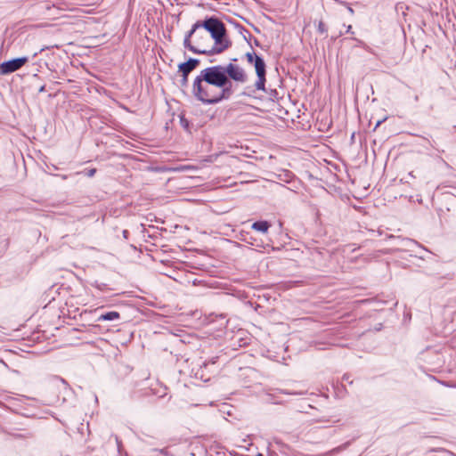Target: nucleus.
I'll return each mask as SVG.
<instances>
[{"label":"nucleus","mask_w":456,"mask_h":456,"mask_svg":"<svg viewBox=\"0 0 456 456\" xmlns=\"http://www.w3.org/2000/svg\"><path fill=\"white\" fill-rule=\"evenodd\" d=\"M192 94L205 104H216L223 100L230 99L232 90L224 84L223 78L211 66L202 69L195 77Z\"/></svg>","instance_id":"1"},{"label":"nucleus","mask_w":456,"mask_h":456,"mask_svg":"<svg viewBox=\"0 0 456 456\" xmlns=\"http://www.w3.org/2000/svg\"><path fill=\"white\" fill-rule=\"evenodd\" d=\"M195 24H199L200 28L208 31L210 40H214L209 54L221 53L231 46L232 43L226 37L225 26L218 18L210 17Z\"/></svg>","instance_id":"2"},{"label":"nucleus","mask_w":456,"mask_h":456,"mask_svg":"<svg viewBox=\"0 0 456 456\" xmlns=\"http://www.w3.org/2000/svg\"><path fill=\"white\" fill-rule=\"evenodd\" d=\"M237 59L234 58L227 65H216L212 69L223 78V82L226 86L232 88V80L238 84H245L248 81V74L246 70L235 63Z\"/></svg>","instance_id":"3"},{"label":"nucleus","mask_w":456,"mask_h":456,"mask_svg":"<svg viewBox=\"0 0 456 456\" xmlns=\"http://www.w3.org/2000/svg\"><path fill=\"white\" fill-rule=\"evenodd\" d=\"M248 63L253 64L257 79L255 83V88L257 91L265 92L266 82V65L264 59L257 55L254 51L248 52L245 54Z\"/></svg>","instance_id":"4"},{"label":"nucleus","mask_w":456,"mask_h":456,"mask_svg":"<svg viewBox=\"0 0 456 456\" xmlns=\"http://www.w3.org/2000/svg\"><path fill=\"white\" fill-rule=\"evenodd\" d=\"M28 61V57L23 56L4 61L0 64V74L8 75L20 69Z\"/></svg>","instance_id":"5"},{"label":"nucleus","mask_w":456,"mask_h":456,"mask_svg":"<svg viewBox=\"0 0 456 456\" xmlns=\"http://www.w3.org/2000/svg\"><path fill=\"white\" fill-rule=\"evenodd\" d=\"M197 29H200L199 24H193L191 29L186 34L184 40H183V46L192 52L193 53L198 54H208L209 51L205 50V48L199 47L198 45H192L191 43V37H193V34L197 32Z\"/></svg>","instance_id":"6"},{"label":"nucleus","mask_w":456,"mask_h":456,"mask_svg":"<svg viewBox=\"0 0 456 456\" xmlns=\"http://www.w3.org/2000/svg\"><path fill=\"white\" fill-rule=\"evenodd\" d=\"M194 37V44L198 45L199 47L205 48V50H212L211 40L208 36V31L204 30V28L197 29V32L193 34Z\"/></svg>","instance_id":"7"},{"label":"nucleus","mask_w":456,"mask_h":456,"mask_svg":"<svg viewBox=\"0 0 456 456\" xmlns=\"http://www.w3.org/2000/svg\"><path fill=\"white\" fill-rule=\"evenodd\" d=\"M199 64L200 61L198 59L190 58L186 62L179 64L178 69L182 72L183 77H188Z\"/></svg>","instance_id":"8"},{"label":"nucleus","mask_w":456,"mask_h":456,"mask_svg":"<svg viewBox=\"0 0 456 456\" xmlns=\"http://www.w3.org/2000/svg\"><path fill=\"white\" fill-rule=\"evenodd\" d=\"M120 318V314L118 312L111 311L105 314H101L98 318V322H105V321H116Z\"/></svg>","instance_id":"9"},{"label":"nucleus","mask_w":456,"mask_h":456,"mask_svg":"<svg viewBox=\"0 0 456 456\" xmlns=\"http://www.w3.org/2000/svg\"><path fill=\"white\" fill-rule=\"evenodd\" d=\"M271 224L267 221H257L252 224L251 228L255 231L265 233L268 232Z\"/></svg>","instance_id":"10"},{"label":"nucleus","mask_w":456,"mask_h":456,"mask_svg":"<svg viewBox=\"0 0 456 456\" xmlns=\"http://www.w3.org/2000/svg\"><path fill=\"white\" fill-rule=\"evenodd\" d=\"M52 386L57 388L63 387L65 388L67 387V383L64 379L60 378H54L52 379Z\"/></svg>","instance_id":"11"},{"label":"nucleus","mask_w":456,"mask_h":456,"mask_svg":"<svg viewBox=\"0 0 456 456\" xmlns=\"http://www.w3.org/2000/svg\"><path fill=\"white\" fill-rule=\"evenodd\" d=\"M318 31L321 34H324V33L327 32L326 26H325V24L322 21H320L319 24H318Z\"/></svg>","instance_id":"12"},{"label":"nucleus","mask_w":456,"mask_h":456,"mask_svg":"<svg viewBox=\"0 0 456 456\" xmlns=\"http://www.w3.org/2000/svg\"><path fill=\"white\" fill-rule=\"evenodd\" d=\"M346 447V444L332 449L329 453L332 454V453H335V452H338L342 451L343 449H345Z\"/></svg>","instance_id":"13"},{"label":"nucleus","mask_w":456,"mask_h":456,"mask_svg":"<svg viewBox=\"0 0 456 456\" xmlns=\"http://www.w3.org/2000/svg\"><path fill=\"white\" fill-rule=\"evenodd\" d=\"M95 287L100 289V290H104L107 287V285L105 283H98L96 282L95 283Z\"/></svg>","instance_id":"14"},{"label":"nucleus","mask_w":456,"mask_h":456,"mask_svg":"<svg viewBox=\"0 0 456 456\" xmlns=\"http://www.w3.org/2000/svg\"><path fill=\"white\" fill-rule=\"evenodd\" d=\"M161 453L167 455V456H173V453L167 448L161 450Z\"/></svg>","instance_id":"15"},{"label":"nucleus","mask_w":456,"mask_h":456,"mask_svg":"<svg viewBox=\"0 0 456 456\" xmlns=\"http://www.w3.org/2000/svg\"><path fill=\"white\" fill-rule=\"evenodd\" d=\"M342 379L344 381H346L349 384H352V382H353L352 380H350V376L348 374H345Z\"/></svg>","instance_id":"16"},{"label":"nucleus","mask_w":456,"mask_h":456,"mask_svg":"<svg viewBox=\"0 0 456 456\" xmlns=\"http://www.w3.org/2000/svg\"><path fill=\"white\" fill-rule=\"evenodd\" d=\"M95 172H96V170H95V169H90V170L88 171V173H87V175H88L89 177H92V176H94V175Z\"/></svg>","instance_id":"17"},{"label":"nucleus","mask_w":456,"mask_h":456,"mask_svg":"<svg viewBox=\"0 0 456 456\" xmlns=\"http://www.w3.org/2000/svg\"><path fill=\"white\" fill-rule=\"evenodd\" d=\"M249 240H251L250 241H248V243H249L250 245H256V246H259L257 243H256V240H252V237H249Z\"/></svg>","instance_id":"18"},{"label":"nucleus","mask_w":456,"mask_h":456,"mask_svg":"<svg viewBox=\"0 0 456 456\" xmlns=\"http://www.w3.org/2000/svg\"><path fill=\"white\" fill-rule=\"evenodd\" d=\"M249 240H251L250 241H248V243H249L250 245H256V246H259L257 243H256V240H252V237H249Z\"/></svg>","instance_id":"19"},{"label":"nucleus","mask_w":456,"mask_h":456,"mask_svg":"<svg viewBox=\"0 0 456 456\" xmlns=\"http://www.w3.org/2000/svg\"><path fill=\"white\" fill-rule=\"evenodd\" d=\"M187 81H188V77H183L182 85L185 86L187 84Z\"/></svg>","instance_id":"20"},{"label":"nucleus","mask_w":456,"mask_h":456,"mask_svg":"<svg viewBox=\"0 0 456 456\" xmlns=\"http://www.w3.org/2000/svg\"><path fill=\"white\" fill-rule=\"evenodd\" d=\"M128 234H129V232H128L127 230H124V231H123V237H124L125 239H127Z\"/></svg>","instance_id":"21"},{"label":"nucleus","mask_w":456,"mask_h":456,"mask_svg":"<svg viewBox=\"0 0 456 456\" xmlns=\"http://www.w3.org/2000/svg\"><path fill=\"white\" fill-rule=\"evenodd\" d=\"M346 33H353L352 32V26L351 25L347 26Z\"/></svg>","instance_id":"22"},{"label":"nucleus","mask_w":456,"mask_h":456,"mask_svg":"<svg viewBox=\"0 0 456 456\" xmlns=\"http://www.w3.org/2000/svg\"><path fill=\"white\" fill-rule=\"evenodd\" d=\"M39 93H42V92H45V86H42L40 88H39Z\"/></svg>","instance_id":"23"},{"label":"nucleus","mask_w":456,"mask_h":456,"mask_svg":"<svg viewBox=\"0 0 456 456\" xmlns=\"http://www.w3.org/2000/svg\"><path fill=\"white\" fill-rule=\"evenodd\" d=\"M282 393L284 394H288V395H298L299 393H297V392H294V393H289V392H286V391H281Z\"/></svg>","instance_id":"24"},{"label":"nucleus","mask_w":456,"mask_h":456,"mask_svg":"<svg viewBox=\"0 0 456 456\" xmlns=\"http://www.w3.org/2000/svg\"><path fill=\"white\" fill-rule=\"evenodd\" d=\"M116 442H117L118 445H119V443H120V442H119V440H118V437H116Z\"/></svg>","instance_id":"25"},{"label":"nucleus","mask_w":456,"mask_h":456,"mask_svg":"<svg viewBox=\"0 0 456 456\" xmlns=\"http://www.w3.org/2000/svg\"><path fill=\"white\" fill-rule=\"evenodd\" d=\"M381 121H378L377 122V125H376V127L379 126L380 125Z\"/></svg>","instance_id":"26"},{"label":"nucleus","mask_w":456,"mask_h":456,"mask_svg":"<svg viewBox=\"0 0 456 456\" xmlns=\"http://www.w3.org/2000/svg\"><path fill=\"white\" fill-rule=\"evenodd\" d=\"M407 242H408V243H414V241H413V240H407Z\"/></svg>","instance_id":"27"},{"label":"nucleus","mask_w":456,"mask_h":456,"mask_svg":"<svg viewBox=\"0 0 456 456\" xmlns=\"http://www.w3.org/2000/svg\"><path fill=\"white\" fill-rule=\"evenodd\" d=\"M256 456H264L262 453H258Z\"/></svg>","instance_id":"28"},{"label":"nucleus","mask_w":456,"mask_h":456,"mask_svg":"<svg viewBox=\"0 0 456 456\" xmlns=\"http://www.w3.org/2000/svg\"><path fill=\"white\" fill-rule=\"evenodd\" d=\"M190 456H195V455H194V453L191 452V453H190Z\"/></svg>","instance_id":"29"}]
</instances>
